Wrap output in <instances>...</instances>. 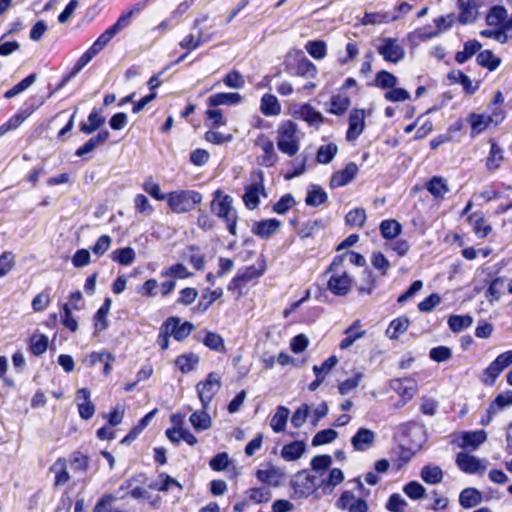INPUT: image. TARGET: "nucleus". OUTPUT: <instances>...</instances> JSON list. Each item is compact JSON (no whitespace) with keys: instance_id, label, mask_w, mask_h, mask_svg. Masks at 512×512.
I'll return each mask as SVG.
<instances>
[{"instance_id":"nucleus-1","label":"nucleus","mask_w":512,"mask_h":512,"mask_svg":"<svg viewBox=\"0 0 512 512\" xmlns=\"http://www.w3.org/2000/svg\"><path fill=\"white\" fill-rule=\"evenodd\" d=\"M145 2L133 5L127 12L123 13L115 24L105 30L94 42L101 50L116 36L120 31L127 28L131 23L133 15L140 14L145 8Z\"/></svg>"},{"instance_id":"nucleus-2","label":"nucleus","mask_w":512,"mask_h":512,"mask_svg":"<svg viewBox=\"0 0 512 512\" xmlns=\"http://www.w3.org/2000/svg\"><path fill=\"white\" fill-rule=\"evenodd\" d=\"M278 149L289 157L294 156L300 148L297 125L292 121L283 122L278 128Z\"/></svg>"},{"instance_id":"nucleus-3","label":"nucleus","mask_w":512,"mask_h":512,"mask_svg":"<svg viewBox=\"0 0 512 512\" xmlns=\"http://www.w3.org/2000/svg\"><path fill=\"white\" fill-rule=\"evenodd\" d=\"M202 200L200 193L193 190H180L168 195V205L175 213L191 211Z\"/></svg>"},{"instance_id":"nucleus-4","label":"nucleus","mask_w":512,"mask_h":512,"mask_svg":"<svg viewBox=\"0 0 512 512\" xmlns=\"http://www.w3.org/2000/svg\"><path fill=\"white\" fill-rule=\"evenodd\" d=\"M220 387L221 377L215 372L209 373L205 381L197 384V393L204 409H207Z\"/></svg>"},{"instance_id":"nucleus-5","label":"nucleus","mask_w":512,"mask_h":512,"mask_svg":"<svg viewBox=\"0 0 512 512\" xmlns=\"http://www.w3.org/2000/svg\"><path fill=\"white\" fill-rule=\"evenodd\" d=\"M253 182L245 187V193L242 196L245 206L253 210L259 205V196H266L263 185L264 177L262 171H257L252 175Z\"/></svg>"},{"instance_id":"nucleus-6","label":"nucleus","mask_w":512,"mask_h":512,"mask_svg":"<svg viewBox=\"0 0 512 512\" xmlns=\"http://www.w3.org/2000/svg\"><path fill=\"white\" fill-rule=\"evenodd\" d=\"M377 52L385 61L398 63L405 57V50L396 38H382Z\"/></svg>"},{"instance_id":"nucleus-7","label":"nucleus","mask_w":512,"mask_h":512,"mask_svg":"<svg viewBox=\"0 0 512 512\" xmlns=\"http://www.w3.org/2000/svg\"><path fill=\"white\" fill-rule=\"evenodd\" d=\"M336 507L340 510H347L348 512H368L367 502L361 497H356L354 493L349 490L342 492L341 496L336 501Z\"/></svg>"},{"instance_id":"nucleus-8","label":"nucleus","mask_w":512,"mask_h":512,"mask_svg":"<svg viewBox=\"0 0 512 512\" xmlns=\"http://www.w3.org/2000/svg\"><path fill=\"white\" fill-rule=\"evenodd\" d=\"M232 201L233 200L231 196L222 195V193L217 190L215 191L214 199L211 202V210L219 218L226 220L227 218L237 214L232 207Z\"/></svg>"},{"instance_id":"nucleus-9","label":"nucleus","mask_w":512,"mask_h":512,"mask_svg":"<svg viewBox=\"0 0 512 512\" xmlns=\"http://www.w3.org/2000/svg\"><path fill=\"white\" fill-rule=\"evenodd\" d=\"M456 464L461 471L467 474H475L478 472H484L487 468L488 462L482 461L476 456L468 453L459 452L456 456Z\"/></svg>"},{"instance_id":"nucleus-10","label":"nucleus","mask_w":512,"mask_h":512,"mask_svg":"<svg viewBox=\"0 0 512 512\" xmlns=\"http://www.w3.org/2000/svg\"><path fill=\"white\" fill-rule=\"evenodd\" d=\"M294 492L299 496H308L317 488V478L307 471L297 473L291 481Z\"/></svg>"},{"instance_id":"nucleus-11","label":"nucleus","mask_w":512,"mask_h":512,"mask_svg":"<svg viewBox=\"0 0 512 512\" xmlns=\"http://www.w3.org/2000/svg\"><path fill=\"white\" fill-rule=\"evenodd\" d=\"M163 325L177 341H182L187 338L194 329V325L191 322L186 321L181 323L178 317H169Z\"/></svg>"},{"instance_id":"nucleus-12","label":"nucleus","mask_w":512,"mask_h":512,"mask_svg":"<svg viewBox=\"0 0 512 512\" xmlns=\"http://www.w3.org/2000/svg\"><path fill=\"white\" fill-rule=\"evenodd\" d=\"M365 128V111L363 109H353L349 116V128L346 134L348 141L356 140Z\"/></svg>"},{"instance_id":"nucleus-13","label":"nucleus","mask_w":512,"mask_h":512,"mask_svg":"<svg viewBox=\"0 0 512 512\" xmlns=\"http://www.w3.org/2000/svg\"><path fill=\"white\" fill-rule=\"evenodd\" d=\"M77 407L82 419L88 420L95 413V405L91 401V393L88 388H81L76 393Z\"/></svg>"},{"instance_id":"nucleus-14","label":"nucleus","mask_w":512,"mask_h":512,"mask_svg":"<svg viewBox=\"0 0 512 512\" xmlns=\"http://www.w3.org/2000/svg\"><path fill=\"white\" fill-rule=\"evenodd\" d=\"M358 166L354 162H349L344 169L335 172L330 179L331 188H339L349 184L357 175Z\"/></svg>"},{"instance_id":"nucleus-15","label":"nucleus","mask_w":512,"mask_h":512,"mask_svg":"<svg viewBox=\"0 0 512 512\" xmlns=\"http://www.w3.org/2000/svg\"><path fill=\"white\" fill-rule=\"evenodd\" d=\"M458 21L463 24L473 23L478 17V6L475 0H458Z\"/></svg>"},{"instance_id":"nucleus-16","label":"nucleus","mask_w":512,"mask_h":512,"mask_svg":"<svg viewBox=\"0 0 512 512\" xmlns=\"http://www.w3.org/2000/svg\"><path fill=\"white\" fill-rule=\"evenodd\" d=\"M285 476V472L276 466H271L266 470L259 469L256 472V477L259 481L274 487L280 486L282 481L285 479Z\"/></svg>"},{"instance_id":"nucleus-17","label":"nucleus","mask_w":512,"mask_h":512,"mask_svg":"<svg viewBox=\"0 0 512 512\" xmlns=\"http://www.w3.org/2000/svg\"><path fill=\"white\" fill-rule=\"evenodd\" d=\"M351 285L352 280L346 273L332 275L328 281V289L338 296L346 295L350 291Z\"/></svg>"},{"instance_id":"nucleus-18","label":"nucleus","mask_w":512,"mask_h":512,"mask_svg":"<svg viewBox=\"0 0 512 512\" xmlns=\"http://www.w3.org/2000/svg\"><path fill=\"white\" fill-rule=\"evenodd\" d=\"M375 433L367 428H360L351 439L353 448L357 451H365L372 446Z\"/></svg>"},{"instance_id":"nucleus-19","label":"nucleus","mask_w":512,"mask_h":512,"mask_svg":"<svg viewBox=\"0 0 512 512\" xmlns=\"http://www.w3.org/2000/svg\"><path fill=\"white\" fill-rule=\"evenodd\" d=\"M483 500L482 493L476 488H465L459 495V503L465 509L478 506Z\"/></svg>"},{"instance_id":"nucleus-20","label":"nucleus","mask_w":512,"mask_h":512,"mask_svg":"<svg viewBox=\"0 0 512 512\" xmlns=\"http://www.w3.org/2000/svg\"><path fill=\"white\" fill-rule=\"evenodd\" d=\"M110 136L108 130H102L96 136L90 138L83 146L79 147L75 154L82 157L86 154L92 153L99 145L104 144Z\"/></svg>"},{"instance_id":"nucleus-21","label":"nucleus","mask_w":512,"mask_h":512,"mask_svg":"<svg viewBox=\"0 0 512 512\" xmlns=\"http://www.w3.org/2000/svg\"><path fill=\"white\" fill-rule=\"evenodd\" d=\"M281 226V222L277 219H267L259 221L255 224L252 231L261 238H269Z\"/></svg>"},{"instance_id":"nucleus-22","label":"nucleus","mask_w":512,"mask_h":512,"mask_svg":"<svg viewBox=\"0 0 512 512\" xmlns=\"http://www.w3.org/2000/svg\"><path fill=\"white\" fill-rule=\"evenodd\" d=\"M306 451V444L303 441H293L283 446L281 457L286 461H296L302 457Z\"/></svg>"},{"instance_id":"nucleus-23","label":"nucleus","mask_w":512,"mask_h":512,"mask_svg":"<svg viewBox=\"0 0 512 512\" xmlns=\"http://www.w3.org/2000/svg\"><path fill=\"white\" fill-rule=\"evenodd\" d=\"M399 18L398 15L390 12H365L361 19L362 25H376L385 24L392 21H396Z\"/></svg>"},{"instance_id":"nucleus-24","label":"nucleus","mask_w":512,"mask_h":512,"mask_svg":"<svg viewBox=\"0 0 512 512\" xmlns=\"http://www.w3.org/2000/svg\"><path fill=\"white\" fill-rule=\"evenodd\" d=\"M242 96L237 92L230 93H216L208 98V104L211 107H217L220 105H235L240 103Z\"/></svg>"},{"instance_id":"nucleus-25","label":"nucleus","mask_w":512,"mask_h":512,"mask_svg":"<svg viewBox=\"0 0 512 512\" xmlns=\"http://www.w3.org/2000/svg\"><path fill=\"white\" fill-rule=\"evenodd\" d=\"M447 77H448V79L450 80L451 83H453V84H456V83L461 84L463 89H464V91L467 94L472 95L479 88V83L473 85L471 79L466 74H464L462 71H460V70H453V71L449 72Z\"/></svg>"},{"instance_id":"nucleus-26","label":"nucleus","mask_w":512,"mask_h":512,"mask_svg":"<svg viewBox=\"0 0 512 512\" xmlns=\"http://www.w3.org/2000/svg\"><path fill=\"white\" fill-rule=\"evenodd\" d=\"M504 161L503 149L494 141H491V148L489 155L486 159V168L488 171L493 172L499 169Z\"/></svg>"},{"instance_id":"nucleus-27","label":"nucleus","mask_w":512,"mask_h":512,"mask_svg":"<svg viewBox=\"0 0 512 512\" xmlns=\"http://www.w3.org/2000/svg\"><path fill=\"white\" fill-rule=\"evenodd\" d=\"M328 199L327 193L316 184H311L307 189L305 203L307 206L318 207Z\"/></svg>"},{"instance_id":"nucleus-28","label":"nucleus","mask_w":512,"mask_h":512,"mask_svg":"<svg viewBox=\"0 0 512 512\" xmlns=\"http://www.w3.org/2000/svg\"><path fill=\"white\" fill-rule=\"evenodd\" d=\"M482 48V44L477 40H469L464 43V49L462 51H458L455 55V61L459 64H464L469 59H471L474 55L480 52Z\"/></svg>"},{"instance_id":"nucleus-29","label":"nucleus","mask_w":512,"mask_h":512,"mask_svg":"<svg viewBox=\"0 0 512 512\" xmlns=\"http://www.w3.org/2000/svg\"><path fill=\"white\" fill-rule=\"evenodd\" d=\"M476 62L488 71H495L500 66L502 60L500 57L495 56L491 50H480L476 56Z\"/></svg>"},{"instance_id":"nucleus-30","label":"nucleus","mask_w":512,"mask_h":512,"mask_svg":"<svg viewBox=\"0 0 512 512\" xmlns=\"http://www.w3.org/2000/svg\"><path fill=\"white\" fill-rule=\"evenodd\" d=\"M406 383H411V381L408 379H394L390 384V387L401 396L402 405H405L415 394V387L413 385L408 386Z\"/></svg>"},{"instance_id":"nucleus-31","label":"nucleus","mask_w":512,"mask_h":512,"mask_svg":"<svg viewBox=\"0 0 512 512\" xmlns=\"http://www.w3.org/2000/svg\"><path fill=\"white\" fill-rule=\"evenodd\" d=\"M487 439V434L484 430L474 432H464L461 436L460 446L463 448L472 447L477 448L480 444L484 443Z\"/></svg>"},{"instance_id":"nucleus-32","label":"nucleus","mask_w":512,"mask_h":512,"mask_svg":"<svg viewBox=\"0 0 512 512\" xmlns=\"http://www.w3.org/2000/svg\"><path fill=\"white\" fill-rule=\"evenodd\" d=\"M205 410L203 408V410L195 411L190 415L189 421L196 431L208 430L211 427V417Z\"/></svg>"},{"instance_id":"nucleus-33","label":"nucleus","mask_w":512,"mask_h":512,"mask_svg":"<svg viewBox=\"0 0 512 512\" xmlns=\"http://www.w3.org/2000/svg\"><path fill=\"white\" fill-rule=\"evenodd\" d=\"M260 145L263 151V155L259 159V164L265 167H272L278 160L273 142L266 139Z\"/></svg>"},{"instance_id":"nucleus-34","label":"nucleus","mask_w":512,"mask_h":512,"mask_svg":"<svg viewBox=\"0 0 512 512\" xmlns=\"http://www.w3.org/2000/svg\"><path fill=\"white\" fill-rule=\"evenodd\" d=\"M289 414H290V411L287 407H285V406L277 407L276 412L270 421V426L274 432L279 433V432L284 431L286 424H287Z\"/></svg>"},{"instance_id":"nucleus-35","label":"nucleus","mask_w":512,"mask_h":512,"mask_svg":"<svg viewBox=\"0 0 512 512\" xmlns=\"http://www.w3.org/2000/svg\"><path fill=\"white\" fill-rule=\"evenodd\" d=\"M261 112L266 116H276L281 112V106L276 96L265 94L261 99Z\"/></svg>"},{"instance_id":"nucleus-36","label":"nucleus","mask_w":512,"mask_h":512,"mask_svg":"<svg viewBox=\"0 0 512 512\" xmlns=\"http://www.w3.org/2000/svg\"><path fill=\"white\" fill-rule=\"evenodd\" d=\"M359 321L354 322L345 330V338L340 342L339 347L342 350L348 349L353 343L365 335V331L357 330Z\"/></svg>"},{"instance_id":"nucleus-37","label":"nucleus","mask_w":512,"mask_h":512,"mask_svg":"<svg viewBox=\"0 0 512 512\" xmlns=\"http://www.w3.org/2000/svg\"><path fill=\"white\" fill-rule=\"evenodd\" d=\"M111 258L113 261L119 263L120 265L128 266L134 262L136 254L133 248L124 247L115 250L112 253Z\"/></svg>"},{"instance_id":"nucleus-38","label":"nucleus","mask_w":512,"mask_h":512,"mask_svg":"<svg viewBox=\"0 0 512 512\" xmlns=\"http://www.w3.org/2000/svg\"><path fill=\"white\" fill-rule=\"evenodd\" d=\"M409 327V319L407 317H399L394 319L389 328L386 331V334L391 339H397L401 334H403Z\"/></svg>"},{"instance_id":"nucleus-39","label":"nucleus","mask_w":512,"mask_h":512,"mask_svg":"<svg viewBox=\"0 0 512 512\" xmlns=\"http://www.w3.org/2000/svg\"><path fill=\"white\" fill-rule=\"evenodd\" d=\"M421 478L428 484H438L443 479V472L439 466L426 465L421 470Z\"/></svg>"},{"instance_id":"nucleus-40","label":"nucleus","mask_w":512,"mask_h":512,"mask_svg":"<svg viewBox=\"0 0 512 512\" xmlns=\"http://www.w3.org/2000/svg\"><path fill=\"white\" fill-rule=\"evenodd\" d=\"M507 18V10L503 6H493L486 17L489 26H502Z\"/></svg>"},{"instance_id":"nucleus-41","label":"nucleus","mask_w":512,"mask_h":512,"mask_svg":"<svg viewBox=\"0 0 512 512\" xmlns=\"http://www.w3.org/2000/svg\"><path fill=\"white\" fill-rule=\"evenodd\" d=\"M472 323L473 318L470 315H451L448 319L449 328L455 333L469 328Z\"/></svg>"},{"instance_id":"nucleus-42","label":"nucleus","mask_w":512,"mask_h":512,"mask_svg":"<svg viewBox=\"0 0 512 512\" xmlns=\"http://www.w3.org/2000/svg\"><path fill=\"white\" fill-rule=\"evenodd\" d=\"M203 344L209 349L219 353L226 351L224 339L215 332L208 331L203 339Z\"/></svg>"},{"instance_id":"nucleus-43","label":"nucleus","mask_w":512,"mask_h":512,"mask_svg":"<svg viewBox=\"0 0 512 512\" xmlns=\"http://www.w3.org/2000/svg\"><path fill=\"white\" fill-rule=\"evenodd\" d=\"M30 115V112L22 111L15 114L7 122L0 126V137L9 131L17 129Z\"/></svg>"},{"instance_id":"nucleus-44","label":"nucleus","mask_w":512,"mask_h":512,"mask_svg":"<svg viewBox=\"0 0 512 512\" xmlns=\"http://www.w3.org/2000/svg\"><path fill=\"white\" fill-rule=\"evenodd\" d=\"M468 121L471 124V135L473 137L486 130L491 123L488 117L476 113H472L469 116Z\"/></svg>"},{"instance_id":"nucleus-45","label":"nucleus","mask_w":512,"mask_h":512,"mask_svg":"<svg viewBox=\"0 0 512 512\" xmlns=\"http://www.w3.org/2000/svg\"><path fill=\"white\" fill-rule=\"evenodd\" d=\"M402 227L396 220H384L380 224V232L385 239H394L401 233Z\"/></svg>"},{"instance_id":"nucleus-46","label":"nucleus","mask_w":512,"mask_h":512,"mask_svg":"<svg viewBox=\"0 0 512 512\" xmlns=\"http://www.w3.org/2000/svg\"><path fill=\"white\" fill-rule=\"evenodd\" d=\"M51 470L55 472V485H63L70 479L69 473L66 469V460L59 458L51 467Z\"/></svg>"},{"instance_id":"nucleus-47","label":"nucleus","mask_w":512,"mask_h":512,"mask_svg":"<svg viewBox=\"0 0 512 512\" xmlns=\"http://www.w3.org/2000/svg\"><path fill=\"white\" fill-rule=\"evenodd\" d=\"M198 362L199 357L193 353L180 355L176 359V365L183 373H188L194 370Z\"/></svg>"},{"instance_id":"nucleus-48","label":"nucleus","mask_w":512,"mask_h":512,"mask_svg":"<svg viewBox=\"0 0 512 512\" xmlns=\"http://www.w3.org/2000/svg\"><path fill=\"white\" fill-rule=\"evenodd\" d=\"M246 494L251 502L257 504L268 502L272 497L271 491L267 487L251 488L247 490Z\"/></svg>"},{"instance_id":"nucleus-49","label":"nucleus","mask_w":512,"mask_h":512,"mask_svg":"<svg viewBox=\"0 0 512 512\" xmlns=\"http://www.w3.org/2000/svg\"><path fill=\"white\" fill-rule=\"evenodd\" d=\"M301 118L307 121L310 125L319 124L323 122V116L320 112L316 111L311 105L304 104L299 110Z\"/></svg>"},{"instance_id":"nucleus-50","label":"nucleus","mask_w":512,"mask_h":512,"mask_svg":"<svg viewBox=\"0 0 512 512\" xmlns=\"http://www.w3.org/2000/svg\"><path fill=\"white\" fill-rule=\"evenodd\" d=\"M338 151L337 145L329 143L319 147L316 159L321 164L330 163Z\"/></svg>"},{"instance_id":"nucleus-51","label":"nucleus","mask_w":512,"mask_h":512,"mask_svg":"<svg viewBox=\"0 0 512 512\" xmlns=\"http://www.w3.org/2000/svg\"><path fill=\"white\" fill-rule=\"evenodd\" d=\"M350 104V99L346 96H333L331 98L329 112L335 115H342L349 108Z\"/></svg>"},{"instance_id":"nucleus-52","label":"nucleus","mask_w":512,"mask_h":512,"mask_svg":"<svg viewBox=\"0 0 512 512\" xmlns=\"http://www.w3.org/2000/svg\"><path fill=\"white\" fill-rule=\"evenodd\" d=\"M428 191L435 197H443L448 191V186L442 177H433L427 186Z\"/></svg>"},{"instance_id":"nucleus-53","label":"nucleus","mask_w":512,"mask_h":512,"mask_svg":"<svg viewBox=\"0 0 512 512\" xmlns=\"http://www.w3.org/2000/svg\"><path fill=\"white\" fill-rule=\"evenodd\" d=\"M91 58L86 52L77 60L75 66L72 68L69 74H67L62 81L59 83L57 89L64 87L73 77H75L89 62Z\"/></svg>"},{"instance_id":"nucleus-54","label":"nucleus","mask_w":512,"mask_h":512,"mask_svg":"<svg viewBox=\"0 0 512 512\" xmlns=\"http://www.w3.org/2000/svg\"><path fill=\"white\" fill-rule=\"evenodd\" d=\"M317 74L316 66L307 58L300 60L296 66V75L303 78H314Z\"/></svg>"},{"instance_id":"nucleus-55","label":"nucleus","mask_w":512,"mask_h":512,"mask_svg":"<svg viewBox=\"0 0 512 512\" xmlns=\"http://www.w3.org/2000/svg\"><path fill=\"white\" fill-rule=\"evenodd\" d=\"M265 266H261L260 268H257L255 266H249V267H246L244 268L243 270H239L238 271V276L239 278L241 279V281L246 284L250 281H252L253 279H257L259 277H261L264 272H265Z\"/></svg>"},{"instance_id":"nucleus-56","label":"nucleus","mask_w":512,"mask_h":512,"mask_svg":"<svg viewBox=\"0 0 512 512\" xmlns=\"http://www.w3.org/2000/svg\"><path fill=\"white\" fill-rule=\"evenodd\" d=\"M48 347V337L45 335H33L30 338V351L32 354L39 356L43 354Z\"/></svg>"},{"instance_id":"nucleus-57","label":"nucleus","mask_w":512,"mask_h":512,"mask_svg":"<svg viewBox=\"0 0 512 512\" xmlns=\"http://www.w3.org/2000/svg\"><path fill=\"white\" fill-rule=\"evenodd\" d=\"M375 84L383 89L393 88L397 84V78L392 73L381 70L376 75Z\"/></svg>"},{"instance_id":"nucleus-58","label":"nucleus","mask_w":512,"mask_h":512,"mask_svg":"<svg viewBox=\"0 0 512 512\" xmlns=\"http://www.w3.org/2000/svg\"><path fill=\"white\" fill-rule=\"evenodd\" d=\"M504 285V280L500 277L493 279L486 291V298L489 302L493 303L501 298V288Z\"/></svg>"},{"instance_id":"nucleus-59","label":"nucleus","mask_w":512,"mask_h":512,"mask_svg":"<svg viewBox=\"0 0 512 512\" xmlns=\"http://www.w3.org/2000/svg\"><path fill=\"white\" fill-rule=\"evenodd\" d=\"M346 223L352 227H362L366 220L365 210L356 208L347 213L345 217Z\"/></svg>"},{"instance_id":"nucleus-60","label":"nucleus","mask_w":512,"mask_h":512,"mask_svg":"<svg viewBox=\"0 0 512 512\" xmlns=\"http://www.w3.org/2000/svg\"><path fill=\"white\" fill-rule=\"evenodd\" d=\"M364 375L357 372L353 377L346 379L338 385V390L341 395H347L350 391L357 388L362 381Z\"/></svg>"},{"instance_id":"nucleus-61","label":"nucleus","mask_w":512,"mask_h":512,"mask_svg":"<svg viewBox=\"0 0 512 512\" xmlns=\"http://www.w3.org/2000/svg\"><path fill=\"white\" fill-rule=\"evenodd\" d=\"M338 433L333 429H324L315 434L312 439L313 446L331 443L337 438Z\"/></svg>"},{"instance_id":"nucleus-62","label":"nucleus","mask_w":512,"mask_h":512,"mask_svg":"<svg viewBox=\"0 0 512 512\" xmlns=\"http://www.w3.org/2000/svg\"><path fill=\"white\" fill-rule=\"evenodd\" d=\"M222 295L223 290L221 288L210 291L209 294H203L197 305V309L202 312L206 311L213 304V302L219 299Z\"/></svg>"},{"instance_id":"nucleus-63","label":"nucleus","mask_w":512,"mask_h":512,"mask_svg":"<svg viewBox=\"0 0 512 512\" xmlns=\"http://www.w3.org/2000/svg\"><path fill=\"white\" fill-rule=\"evenodd\" d=\"M310 414V407L307 404L299 406L292 415L291 424L295 428H300L307 420Z\"/></svg>"},{"instance_id":"nucleus-64","label":"nucleus","mask_w":512,"mask_h":512,"mask_svg":"<svg viewBox=\"0 0 512 512\" xmlns=\"http://www.w3.org/2000/svg\"><path fill=\"white\" fill-rule=\"evenodd\" d=\"M407 507L406 500L400 494H392L386 504L390 512H404Z\"/></svg>"}]
</instances>
